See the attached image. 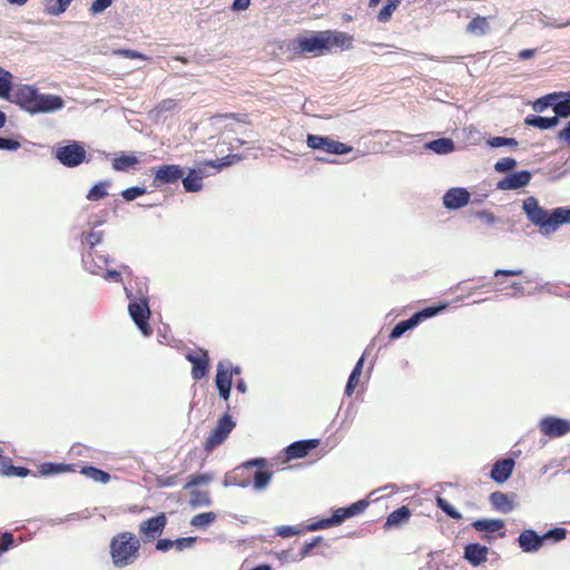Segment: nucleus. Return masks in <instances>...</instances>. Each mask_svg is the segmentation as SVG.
<instances>
[{"mask_svg":"<svg viewBox=\"0 0 570 570\" xmlns=\"http://www.w3.org/2000/svg\"><path fill=\"white\" fill-rule=\"evenodd\" d=\"M65 107V101L60 96L46 95L39 92L33 115L36 114H49L61 110Z\"/></svg>","mask_w":570,"mask_h":570,"instance_id":"nucleus-16","label":"nucleus"},{"mask_svg":"<svg viewBox=\"0 0 570 570\" xmlns=\"http://www.w3.org/2000/svg\"><path fill=\"white\" fill-rule=\"evenodd\" d=\"M110 186L109 180L99 181L95 184L86 195V198L91 202H97L102 199L108 195L107 188Z\"/></svg>","mask_w":570,"mask_h":570,"instance_id":"nucleus-35","label":"nucleus"},{"mask_svg":"<svg viewBox=\"0 0 570 570\" xmlns=\"http://www.w3.org/2000/svg\"><path fill=\"white\" fill-rule=\"evenodd\" d=\"M556 96L558 98H556V101H554V117H558L559 118H568L570 117V101L569 99H567L563 95V91H559V92H556Z\"/></svg>","mask_w":570,"mask_h":570,"instance_id":"nucleus-32","label":"nucleus"},{"mask_svg":"<svg viewBox=\"0 0 570 570\" xmlns=\"http://www.w3.org/2000/svg\"><path fill=\"white\" fill-rule=\"evenodd\" d=\"M470 197L465 188L453 187L443 195V205L448 209H459L469 204Z\"/></svg>","mask_w":570,"mask_h":570,"instance_id":"nucleus-14","label":"nucleus"},{"mask_svg":"<svg viewBox=\"0 0 570 570\" xmlns=\"http://www.w3.org/2000/svg\"><path fill=\"white\" fill-rule=\"evenodd\" d=\"M347 510L346 508H338L334 511V513L331 517L332 523L334 525L341 524L344 520L348 519Z\"/></svg>","mask_w":570,"mask_h":570,"instance_id":"nucleus-62","label":"nucleus"},{"mask_svg":"<svg viewBox=\"0 0 570 570\" xmlns=\"http://www.w3.org/2000/svg\"><path fill=\"white\" fill-rule=\"evenodd\" d=\"M216 513L203 512L194 515L190 520V525L195 528H206L216 520Z\"/></svg>","mask_w":570,"mask_h":570,"instance_id":"nucleus-40","label":"nucleus"},{"mask_svg":"<svg viewBox=\"0 0 570 570\" xmlns=\"http://www.w3.org/2000/svg\"><path fill=\"white\" fill-rule=\"evenodd\" d=\"M177 107L178 105L176 100L168 98L160 101L159 105L155 108L154 112L157 117H159L164 112H171L176 110Z\"/></svg>","mask_w":570,"mask_h":570,"instance_id":"nucleus-49","label":"nucleus"},{"mask_svg":"<svg viewBox=\"0 0 570 570\" xmlns=\"http://www.w3.org/2000/svg\"><path fill=\"white\" fill-rule=\"evenodd\" d=\"M416 325H417V320H416V317H414L412 315L410 318L399 322L393 327V330L390 333V338L391 340L400 338L405 332L415 327Z\"/></svg>","mask_w":570,"mask_h":570,"instance_id":"nucleus-34","label":"nucleus"},{"mask_svg":"<svg viewBox=\"0 0 570 570\" xmlns=\"http://www.w3.org/2000/svg\"><path fill=\"white\" fill-rule=\"evenodd\" d=\"M306 144L314 150H323L332 155H345L352 151V147L341 141L334 140L327 136H318L308 134Z\"/></svg>","mask_w":570,"mask_h":570,"instance_id":"nucleus-5","label":"nucleus"},{"mask_svg":"<svg viewBox=\"0 0 570 570\" xmlns=\"http://www.w3.org/2000/svg\"><path fill=\"white\" fill-rule=\"evenodd\" d=\"M184 176V170L178 165H164L155 171L154 185L174 184Z\"/></svg>","mask_w":570,"mask_h":570,"instance_id":"nucleus-13","label":"nucleus"},{"mask_svg":"<svg viewBox=\"0 0 570 570\" xmlns=\"http://www.w3.org/2000/svg\"><path fill=\"white\" fill-rule=\"evenodd\" d=\"M12 87V75L0 67V98L10 100Z\"/></svg>","mask_w":570,"mask_h":570,"instance_id":"nucleus-36","label":"nucleus"},{"mask_svg":"<svg viewBox=\"0 0 570 570\" xmlns=\"http://www.w3.org/2000/svg\"><path fill=\"white\" fill-rule=\"evenodd\" d=\"M104 237V233L100 230H92L86 235V242L89 244L90 248H94L96 245L101 243Z\"/></svg>","mask_w":570,"mask_h":570,"instance_id":"nucleus-63","label":"nucleus"},{"mask_svg":"<svg viewBox=\"0 0 570 570\" xmlns=\"http://www.w3.org/2000/svg\"><path fill=\"white\" fill-rule=\"evenodd\" d=\"M97 255L98 254L94 255L92 253H89L88 256H85L82 258L85 268L89 273L95 274V275H99L100 271H102L104 266L106 265V264L101 263V261L97 259Z\"/></svg>","mask_w":570,"mask_h":570,"instance_id":"nucleus-38","label":"nucleus"},{"mask_svg":"<svg viewBox=\"0 0 570 570\" xmlns=\"http://www.w3.org/2000/svg\"><path fill=\"white\" fill-rule=\"evenodd\" d=\"M125 293L127 298L129 299L128 313L142 333L144 336H149L151 334V327L148 324V320L150 317V308L148 304V297L141 295L140 297L134 296L132 292L125 287Z\"/></svg>","mask_w":570,"mask_h":570,"instance_id":"nucleus-2","label":"nucleus"},{"mask_svg":"<svg viewBox=\"0 0 570 570\" xmlns=\"http://www.w3.org/2000/svg\"><path fill=\"white\" fill-rule=\"evenodd\" d=\"M212 481V476L209 474H196L190 475L188 482L185 484V489L194 488L200 484H207Z\"/></svg>","mask_w":570,"mask_h":570,"instance_id":"nucleus-51","label":"nucleus"},{"mask_svg":"<svg viewBox=\"0 0 570 570\" xmlns=\"http://www.w3.org/2000/svg\"><path fill=\"white\" fill-rule=\"evenodd\" d=\"M38 96L39 90L35 86L20 85L13 90L9 101L19 106L22 110L33 115Z\"/></svg>","mask_w":570,"mask_h":570,"instance_id":"nucleus-7","label":"nucleus"},{"mask_svg":"<svg viewBox=\"0 0 570 570\" xmlns=\"http://www.w3.org/2000/svg\"><path fill=\"white\" fill-rule=\"evenodd\" d=\"M532 174L529 170H520L507 175L497 184L499 190H515L528 186L531 181Z\"/></svg>","mask_w":570,"mask_h":570,"instance_id":"nucleus-11","label":"nucleus"},{"mask_svg":"<svg viewBox=\"0 0 570 570\" xmlns=\"http://www.w3.org/2000/svg\"><path fill=\"white\" fill-rule=\"evenodd\" d=\"M400 2V0H387L386 4L380 10L377 20L380 22H387L395 9L399 7Z\"/></svg>","mask_w":570,"mask_h":570,"instance_id":"nucleus-44","label":"nucleus"},{"mask_svg":"<svg viewBox=\"0 0 570 570\" xmlns=\"http://www.w3.org/2000/svg\"><path fill=\"white\" fill-rule=\"evenodd\" d=\"M58 161L66 167H77L83 163L86 150L78 141H69L65 146H58L55 150Z\"/></svg>","mask_w":570,"mask_h":570,"instance_id":"nucleus-4","label":"nucleus"},{"mask_svg":"<svg viewBox=\"0 0 570 570\" xmlns=\"http://www.w3.org/2000/svg\"><path fill=\"white\" fill-rule=\"evenodd\" d=\"M436 505L450 518L453 519H461L462 514L454 509L445 499L438 497L436 498Z\"/></svg>","mask_w":570,"mask_h":570,"instance_id":"nucleus-46","label":"nucleus"},{"mask_svg":"<svg viewBox=\"0 0 570 570\" xmlns=\"http://www.w3.org/2000/svg\"><path fill=\"white\" fill-rule=\"evenodd\" d=\"M538 426L543 435L551 439L562 438L570 433V420L553 415L542 417Z\"/></svg>","mask_w":570,"mask_h":570,"instance_id":"nucleus-8","label":"nucleus"},{"mask_svg":"<svg viewBox=\"0 0 570 570\" xmlns=\"http://www.w3.org/2000/svg\"><path fill=\"white\" fill-rule=\"evenodd\" d=\"M517 166V160L511 157L501 158L494 164V170L498 173H508Z\"/></svg>","mask_w":570,"mask_h":570,"instance_id":"nucleus-48","label":"nucleus"},{"mask_svg":"<svg viewBox=\"0 0 570 570\" xmlns=\"http://www.w3.org/2000/svg\"><path fill=\"white\" fill-rule=\"evenodd\" d=\"M139 159L135 155L122 154L115 157L112 160V168L117 171H127L130 167L137 165Z\"/></svg>","mask_w":570,"mask_h":570,"instance_id":"nucleus-33","label":"nucleus"},{"mask_svg":"<svg viewBox=\"0 0 570 570\" xmlns=\"http://www.w3.org/2000/svg\"><path fill=\"white\" fill-rule=\"evenodd\" d=\"M81 473L91 480L100 483H107L110 480V475L97 468L94 466H85L81 470Z\"/></svg>","mask_w":570,"mask_h":570,"instance_id":"nucleus-39","label":"nucleus"},{"mask_svg":"<svg viewBox=\"0 0 570 570\" xmlns=\"http://www.w3.org/2000/svg\"><path fill=\"white\" fill-rule=\"evenodd\" d=\"M472 527L478 531L493 533L504 529V521L500 519H479L472 523Z\"/></svg>","mask_w":570,"mask_h":570,"instance_id":"nucleus-27","label":"nucleus"},{"mask_svg":"<svg viewBox=\"0 0 570 570\" xmlns=\"http://www.w3.org/2000/svg\"><path fill=\"white\" fill-rule=\"evenodd\" d=\"M364 365V356H362L355 364L354 368L352 370V373L350 374L346 387H345V394L347 396H351L356 387V385L360 382V377L362 374Z\"/></svg>","mask_w":570,"mask_h":570,"instance_id":"nucleus-31","label":"nucleus"},{"mask_svg":"<svg viewBox=\"0 0 570 570\" xmlns=\"http://www.w3.org/2000/svg\"><path fill=\"white\" fill-rule=\"evenodd\" d=\"M556 98H558L556 96V92L548 94V95L537 99L533 102L532 108L537 112H543L548 107H552V109H554Z\"/></svg>","mask_w":570,"mask_h":570,"instance_id":"nucleus-43","label":"nucleus"},{"mask_svg":"<svg viewBox=\"0 0 570 570\" xmlns=\"http://www.w3.org/2000/svg\"><path fill=\"white\" fill-rule=\"evenodd\" d=\"M114 55L121 56V57L129 58V59H140V60L148 59L147 56H145L144 53L136 51V50H131V49H118V50L114 51Z\"/></svg>","mask_w":570,"mask_h":570,"instance_id":"nucleus-57","label":"nucleus"},{"mask_svg":"<svg viewBox=\"0 0 570 570\" xmlns=\"http://www.w3.org/2000/svg\"><path fill=\"white\" fill-rule=\"evenodd\" d=\"M546 229L543 235L554 233L561 225L570 224V207H557L548 213L546 222Z\"/></svg>","mask_w":570,"mask_h":570,"instance_id":"nucleus-17","label":"nucleus"},{"mask_svg":"<svg viewBox=\"0 0 570 570\" xmlns=\"http://www.w3.org/2000/svg\"><path fill=\"white\" fill-rule=\"evenodd\" d=\"M515 462L512 458L497 461L491 469V478L497 483H504L512 474Z\"/></svg>","mask_w":570,"mask_h":570,"instance_id":"nucleus-19","label":"nucleus"},{"mask_svg":"<svg viewBox=\"0 0 570 570\" xmlns=\"http://www.w3.org/2000/svg\"><path fill=\"white\" fill-rule=\"evenodd\" d=\"M326 39V45L328 51L332 50V48L337 47L341 49H350L353 45V37L346 32L341 31H331L326 30L324 31Z\"/></svg>","mask_w":570,"mask_h":570,"instance_id":"nucleus-21","label":"nucleus"},{"mask_svg":"<svg viewBox=\"0 0 570 570\" xmlns=\"http://www.w3.org/2000/svg\"><path fill=\"white\" fill-rule=\"evenodd\" d=\"M236 423L229 414L223 415L214 430L210 432L205 441L204 448L207 452H212L215 448L222 444L234 430Z\"/></svg>","mask_w":570,"mask_h":570,"instance_id":"nucleus-6","label":"nucleus"},{"mask_svg":"<svg viewBox=\"0 0 570 570\" xmlns=\"http://www.w3.org/2000/svg\"><path fill=\"white\" fill-rule=\"evenodd\" d=\"M542 535H543V541L551 539L556 542H559L567 537V530L564 528H554V529L547 531Z\"/></svg>","mask_w":570,"mask_h":570,"instance_id":"nucleus-52","label":"nucleus"},{"mask_svg":"<svg viewBox=\"0 0 570 570\" xmlns=\"http://www.w3.org/2000/svg\"><path fill=\"white\" fill-rule=\"evenodd\" d=\"M475 215H476L478 218H480L481 220H483L488 225H493V224H495L498 222L497 216L493 213L489 212V210H480Z\"/></svg>","mask_w":570,"mask_h":570,"instance_id":"nucleus-64","label":"nucleus"},{"mask_svg":"<svg viewBox=\"0 0 570 570\" xmlns=\"http://www.w3.org/2000/svg\"><path fill=\"white\" fill-rule=\"evenodd\" d=\"M73 0H45V12L58 17L62 14Z\"/></svg>","mask_w":570,"mask_h":570,"instance_id":"nucleus-30","label":"nucleus"},{"mask_svg":"<svg viewBox=\"0 0 570 570\" xmlns=\"http://www.w3.org/2000/svg\"><path fill=\"white\" fill-rule=\"evenodd\" d=\"M424 148L436 155H449L455 150V144L451 138L443 137L426 142Z\"/></svg>","mask_w":570,"mask_h":570,"instance_id":"nucleus-24","label":"nucleus"},{"mask_svg":"<svg viewBox=\"0 0 570 570\" xmlns=\"http://www.w3.org/2000/svg\"><path fill=\"white\" fill-rule=\"evenodd\" d=\"M522 210L524 212L527 218L534 225L540 228L541 234H544L546 222L548 219V213L543 207L539 205V202L535 197L530 196L527 197L522 203Z\"/></svg>","mask_w":570,"mask_h":570,"instance_id":"nucleus-9","label":"nucleus"},{"mask_svg":"<svg viewBox=\"0 0 570 570\" xmlns=\"http://www.w3.org/2000/svg\"><path fill=\"white\" fill-rule=\"evenodd\" d=\"M167 524V517L165 513H159L156 517L149 518L139 524V534L144 542L154 541L158 538Z\"/></svg>","mask_w":570,"mask_h":570,"instance_id":"nucleus-10","label":"nucleus"},{"mask_svg":"<svg viewBox=\"0 0 570 570\" xmlns=\"http://www.w3.org/2000/svg\"><path fill=\"white\" fill-rule=\"evenodd\" d=\"M540 22L547 28H564L570 26V19L567 21L557 22L554 19L547 16H542V18H540Z\"/></svg>","mask_w":570,"mask_h":570,"instance_id":"nucleus-59","label":"nucleus"},{"mask_svg":"<svg viewBox=\"0 0 570 570\" xmlns=\"http://www.w3.org/2000/svg\"><path fill=\"white\" fill-rule=\"evenodd\" d=\"M445 307H446V304H441L438 306H429V307L423 308L420 312L414 313L413 316L416 317L417 324H419L424 318H429V317H433V316L438 315L440 312L445 309Z\"/></svg>","mask_w":570,"mask_h":570,"instance_id":"nucleus-45","label":"nucleus"},{"mask_svg":"<svg viewBox=\"0 0 570 570\" xmlns=\"http://www.w3.org/2000/svg\"><path fill=\"white\" fill-rule=\"evenodd\" d=\"M324 31L312 32L308 36H301L293 40L292 48L298 53H311L320 56L328 52Z\"/></svg>","mask_w":570,"mask_h":570,"instance_id":"nucleus-3","label":"nucleus"},{"mask_svg":"<svg viewBox=\"0 0 570 570\" xmlns=\"http://www.w3.org/2000/svg\"><path fill=\"white\" fill-rule=\"evenodd\" d=\"M411 515V512L407 507L403 505L396 510H394L392 513L389 514L385 527H397L409 520Z\"/></svg>","mask_w":570,"mask_h":570,"instance_id":"nucleus-29","label":"nucleus"},{"mask_svg":"<svg viewBox=\"0 0 570 570\" xmlns=\"http://www.w3.org/2000/svg\"><path fill=\"white\" fill-rule=\"evenodd\" d=\"M112 3V0H95L90 8H89V11L91 14H99V13H102L107 8H109Z\"/></svg>","mask_w":570,"mask_h":570,"instance_id":"nucleus-56","label":"nucleus"},{"mask_svg":"<svg viewBox=\"0 0 570 570\" xmlns=\"http://www.w3.org/2000/svg\"><path fill=\"white\" fill-rule=\"evenodd\" d=\"M70 466L67 464H55V463H43L40 468V473L42 475L56 474L69 471Z\"/></svg>","mask_w":570,"mask_h":570,"instance_id":"nucleus-47","label":"nucleus"},{"mask_svg":"<svg viewBox=\"0 0 570 570\" xmlns=\"http://www.w3.org/2000/svg\"><path fill=\"white\" fill-rule=\"evenodd\" d=\"M145 193H146V188L134 186V187L124 189L121 191V196L125 200L131 202V200H135L136 198H138L139 196L144 195Z\"/></svg>","mask_w":570,"mask_h":570,"instance_id":"nucleus-50","label":"nucleus"},{"mask_svg":"<svg viewBox=\"0 0 570 570\" xmlns=\"http://www.w3.org/2000/svg\"><path fill=\"white\" fill-rule=\"evenodd\" d=\"M195 542H196L195 537L178 538V539L174 540V548L177 551H184L186 549L193 548Z\"/></svg>","mask_w":570,"mask_h":570,"instance_id":"nucleus-55","label":"nucleus"},{"mask_svg":"<svg viewBox=\"0 0 570 570\" xmlns=\"http://www.w3.org/2000/svg\"><path fill=\"white\" fill-rule=\"evenodd\" d=\"M209 166L207 163L200 165L197 169H190L186 177L183 178V186L186 191L196 193L203 188V179L207 175L206 170Z\"/></svg>","mask_w":570,"mask_h":570,"instance_id":"nucleus-18","label":"nucleus"},{"mask_svg":"<svg viewBox=\"0 0 570 570\" xmlns=\"http://www.w3.org/2000/svg\"><path fill=\"white\" fill-rule=\"evenodd\" d=\"M487 145L490 146L491 148L510 147L511 149H515L519 142L514 138L495 136L489 138L487 140Z\"/></svg>","mask_w":570,"mask_h":570,"instance_id":"nucleus-42","label":"nucleus"},{"mask_svg":"<svg viewBox=\"0 0 570 570\" xmlns=\"http://www.w3.org/2000/svg\"><path fill=\"white\" fill-rule=\"evenodd\" d=\"M489 500L492 508L501 513H509L515 509L514 502L507 493L495 491L490 494Z\"/></svg>","mask_w":570,"mask_h":570,"instance_id":"nucleus-23","label":"nucleus"},{"mask_svg":"<svg viewBox=\"0 0 570 570\" xmlns=\"http://www.w3.org/2000/svg\"><path fill=\"white\" fill-rule=\"evenodd\" d=\"M489 549L479 543H469L464 549V558L473 566L478 567L487 561Z\"/></svg>","mask_w":570,"mask_h":570,"instance_id":"nucleus-22","label":"nucleus"},{"mask_svg":"<svg viewBox=\"0 0 570 570\" xmlns=\"http://www.w3.org/2000/svg\"><path fill=\"white\" fill-rule=\"evenodd\" d=\"M490 29L488 18L482 16L474 17L468 24H466V32L473 36H484L488 33Z\"/></svg>","mask_w":570,"mask_h":570,"instance_id":"nucleus-28","label":"nucleus"},{"mask_svg":"<svg viewBox=\"0 0 570 570\" xmlns=\"http://www.w3.org/2000/svg\"><path fill=\"white\" fill-rule=\"evenodd\" d=\"M189 504L191 508L209 507L212 504L209 493L207 491L193 490Z\"/></svg>","mask_w":570,"mask_h":570,"instance_id":"nucleus-37","label":"nucleus"},{"mask_svg":"<svg viewBox=\"0 0 570 570\" xmlns=\"http://www.w3.org/2000/svg\"><path fill=\"white\" fill-rule=\"evenodd\" d=\"M140 541L135 534L124 531L110 541V556L116 568L131 566L139 558Z\"/></svg>","mask_w":570,"mask_h":570,"instance_id":"nucleus-1","label":"nucleus"},{"mask_svg":"<svg viewBox=\"0 0 570 570\" xmlns=\"http://www.w3.org/2000/svg\"><path fill=\"white\" fill-rule=\"evenodd\" d=\"M317 444L318 441L314 439L293 442L286 448L287 459L294 460L304 458L309 451L314 450Z\"/></svg>","mask_w":570,"mask_h":570,"instance_id":"nucleus-20","label":"nucleus"},{"mask_svg":"<svg viewBox=\"0 0 570 570\" xmlns=\"http://www.w3.org/2000/svg\"><path fill=\"white\" fill-rule=\"evenodd\" d=\"M518 543L523 552L533 553L542 548L544 541L543 535L538 534L532 529H525L519 534Z\"/></svg>","mask_w":570,"mask_h":570,"instance_id":"nucleus-15","label":"nucleus"},{"mask_svg":"<svg viewBox=\"0 0 570 570\" xmlns=\"http://www.w3.org/2000/svg\"><path fill=\"white\" fill-rule=\"evenodd\" d=\"M368 507L366 500H360L346 507L347 514L350 518L361 514Z\"/></svg>","mask_w":570,"mask_h":570,"instance_id":"nucleus-53","label":"nucleus"},{"mask_svg":"<svg viewBox=\"0 0 570 570\" xmlns=\"http://www.w3.org/2000/svg\"><path fill=\"white\" fill-rule=\"evenodd\" d=\"M20 142L11 138L0 137V149L14 151L20 148Z\"/></svg>","mask_w":570,"mask_h":570,"instance_id":"nucleus-60","label":"nucleus"},{"mask_svg":"<svg viewBox=\"0 0 570 570\" xmlns=\"http://www.w3.org/2000/svg\"><path fill=\"white\" fill-rule=\"evenodd\" d=\"M334 524L332 523V520L331 518H326V519H322L317 522H313V523H309L306 525V530L307 531H317V530H321V529H326V528H330V527H333Z\"/></svg>","mask_w":570,"mask_h":570,"instance_id":"nucleus-61","label":"nucleus"},{"mask_svg":"<svg viewBox=\"0 0 570 570\" xmlns=\"http://www.w3.org/2000/svg\"><path fill=\"white\" fill-rule=\"evenodd\" d=\"M524 124L531 127L547 130L558 125V117H542L537 115H529L524 119Z\"/></svg>","mask_w":570,"mask_h":570,"instance_id":"nucleus-25","label":"nucleus"},{"mask_svg":"<svg viewBox=\"0 0 570 570\" xmlns=\"http://www.w3.org/2000/svg\"><path fill=\"white\" fill-rule=\"evenodd\" d=\"M272 476H273V473L269 471H263V470L257 471L254 474V484H253L254 489L256 491H264L268 487V484L272 480Z\"/></svg>","mask_w":570,"mask_h":570,"instance_id":"nucleus-41","label":"nucleus"},{"mask_svg":"<svg viewBox=\"0 0 570 570\" xmlns=\"http://www.w3.org/2000/svg\"><path fill=\"white\" fill-rule=\"evenodd\" d=\"M235 159H239V157L236 155H228L215 161H208L207 165L216 170H219L224 166L232 165Z\"/></svg>","mask_w":570,"mask_h":570,"instance_id":"nucleus-54","label":"nucleus"},{"mask_svg":"<svg viewBox=\"0 0 570 570\" xmlns=\"http://www.w3.org/2000/svg\"><path fill=\"white\" fill-rule=\"evenodd\" d=\"M186 358L193 364L191 376L194 380L198 381L206 376L209 365V357L206 351L189 352Z\"/></svg>","mask_w":570,"mask_h":570,"instance_id":"nucleus-12","label":"nucleus"},{"mask_svg":"<svg viewBox=\"0 0 570 570\" xmlns=\"http://www.w3.org/2000/svg\"><path fill=\"white\" fill-rule=\"evenodd\" d=\"M216 387H232V373H229V362L220 361L217 364V373H216Z\"/></svg>","mask_w":570,"mask_h":570,"instance_id":"nucleus-26","label":"nucleus"},{"mask_svg":"<svg viewBox=\"0 0 570 570\" xmlns=\"http://www.w3.org/2000/svg\"><path fill=\"white\" fill-rule=\"evenodd\" d=\"M275 532L277 535L282 538H287L291 535L299 534L302 530L292 525H279L276 527Z\"/></svg>","mask_w":570,"mask_h":570,"instance_id":"nucleus-58","label":"nucleus"}]
</instances>
